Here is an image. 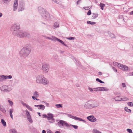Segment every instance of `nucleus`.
<instances>
[{
	"label": "nucleus",
	"mask_w": 133,
	"mask_h": 133,
	"mask_svg": "<svg viewBox=\"0 0 133 133\" xmlns=\"http://www.w3.org/2000/svg\"><path fill=\"white\" fill-rule=\"evenodd\" d=\"M36 97L34 96H32V98L34 100H36Z\"/></svg>",
	"instance_id": "obj_56"
},
{
	"label": "nucleus",
	"mask_w": 133,
	"mask_h": 133,
	"mask_svg": "<svg viewBox=\"0 0 133 133\" xmlns=\"http://www.w3.org/2000/svg\"><path fill=\"white\" fill-rule=\"evenodd\" d=\"M113 70H114V71L115 72H116L117 71V69L114 67H112V68Z\"/></svg>",
	"instance_id": "obj_52"
},
{
	"label": "nucleus",
	"mask_w": 133,
	"mask_h": 133,
	"mask_svg": "<svg viewBox=\"0 0 133 133\" xmlns=\"http://www.w3.org/2000/svg\"><path fill=\"white\" fill-rule=\"evenodd\" d=\"M88 89L91 92H92L93 91H95V89H94V88H91L89 87H88Z\"/></svg>",
	"instance_id": "obj_37"
},
{
	"label": "nucleus",
	"mask_w": 133,
	"mask_h": 133,
	"mask_svg": "<svg viewBox=\"0 0 133 133\" xmlns=\"http://www.w3.org/2000/svg\"><path fill=\"white\" fill-rule=\"evenodd\" d=\"M26 108L30 111H32V109L31 108V107L29 105H27Z\"/></svg>",
	"instance_id": "obj_43"
},
{
	"label": "nucleus",
	"mask_w": 133,
	"mask_h": 133,
	"mask_svg": "<svg viewBox=\"0 0 133 133\" xmlns=\"http://www.w3.org/2000/svg\"><path fill=\"white\" fill-rule=\"evenodd\" d=\"M102 73L101 72H98V75H102Z\"/></svg>",
	"instance_id": "obj_62"
},
{
	"label": "nucleus",
	"mask_w": 133,
	"mask_h": 133,
	"mask_svg": "<svg viewBox=\"0 0 133 133\" xmlns=\"http://www.w3.org/2000/svg\"><path fill=\"white\" fill-rule=\"evenodd\" d=\"M127 131L129 133H132V131L131 129H127Z\"/></svg>",
	"instance_id": "obj_46"
},
{
	"label": "nucleus",
	"mask_w": 133,
	"mask_h": 133,
	"mask_svg": "<svg viewBox=\"0 0 133 133\" xmlns=\"http://www.w3.org/2000/svg\"><path fill=\"white\" fill-rule=\"evenodd\" d=\"M53 1H54V2H55L56 3H57V4H58V2L56 0H53Z\"/></svg>",
	"instance_id": "obj_57"
},
{
	"label": "nucleus",
	"mask_w": 133,
	"mask_h": 133,
	"mask_svg": "<svg viewBox=\"0 0 133 133\" xmlns=\"http://www.w3.org/2000/svg\"><path fill=\"white\" fill-rule=\"evenodd\" d=\"M4 79L5 80L6 79H11L12 78V76L11 75H9L8 76V75H4Z\"/></svg>",
	"instance_id": "obj_24"
},
{
	"label": "nucleus",
	"mask_w": 133,
	"mask_h": 133,
	"mask_svg": "<svg viewBox=\"0 0 133 133\" xmlns=\"http://www.w3.org/2000/svg\"><path fill=\"white\" fill-rule=\"evenodd\" d=\"M96 81L97 82H99L100 83H104V82L102 81L101 79H99L98 78H97L96 79Z\"/></svg>",
	"instance_id": "obj_35"
},
{
	"label": "nucleus",
	"mask_w": 133,
	"mask_h": 133,
	"mask_svg": "<svg viewBox=\"0 0 133 133\" xmlns=\"http://www.w3.org/2000/svg\"><path fill=\"white\" fill-rule=\"evenodd\" d=\"M83 8L85 10H87V9H88L89 8V7H84Z\"/></svg>",
	"instance_id": "obj_59"
},
{
	"label": "nucleus",
	"mask_w": 133,
	"mask_h": 133,
	"mask_svg": "<svg viewBox=\"0 0 133 133\" xmlns=\"http://www.w3.org/2000/svg\"><path fill=\"white\" fill-rule=\"evenodd\" d=\"M57 108H62V106L61 104H56L55 105Z\"/></svg>",
	"instance_id": "obj_39"
},
{
	"label": "nucleus",
	"mask_w": 133,
	"mask_h": 133,
	"mask_svg": "<svg viewBox=\"0 0 133 133\" xmlns=\"http://www.w3.org/2000/svg\"><path fill=\"white\" fill-rule=\"evenodd\" d=\"M36 81L37 83L46 85L49 83L48 80L44 76L39 75L37 76Z\"/></svg>",
	"instance_id": "obj_3"
},
{
	"label": "nucleus",
	"mask_w": 133,
	"mask_h": 133,
	"mask_svg": "<svg viewBox=\"0 0 133 133\" xmlns=\"http://www.w3.org/2000/svg\"><path fill=\"white\" fill-rule=\"evenodd\" d=\"M0 90L2 91H3L4 92H8L7 89V85H3L2 87H0Z\"/></svg>",
	"instance_id": "obj_15"
},
{
	"label": "nucleus",
	"mask_w": 133,
	"mask_h": 133,
	"mask_svg": "<svg viewBox=\"0 0 133 133\" xmlns=\"http://www.w3.org/2000/svg\"><path fill=\"white\" fill-rule=\"evenodd\" d=\"M34 96L36 97V98L38 97L39 96V94L38 92L37 91H35L34 92Z\"/></svg>",
	"instance_id": "obj_33"
},
{
	"label": "nucleus",
	"mask_w": 133,
	"mask_h": 133,
	"mask_svg": "<svg viewBox=\"0 0 133 133\" xmlns=\"http://www.w3.org/2000/svg\"><path fill=\"white\" fill-rule=\"evenodd\" d=\"M29 121V122L31 123H32L33 122V121L32 119L31 118H29V119H27Z\"/></svg>",
	"instance_id": "obj_48"
},
{
	"label": "nucleus",
	"mask_w": 133,
	"mask_h": 133,
	"mask_svg": "<svg viewBox=\"0 0 133 133\" xmlns=\"http://www.w3.org/2000/svg\"><path fill=\"white\" fill-rule=\"evenodd\" d=\"M0 111L4 113H5L6 112L4 108L1 103H0Z\"/></svg>",
	"instance_id": "obj_17"
},
{
	"label": "nucleus",
	"mask_w": 133,
	"mask_h": 133,
	"mask_svg": "<svg viewBox=\"0 0 133 133\" xmlns=\"http://www.w3.org/2000/svg\"><path fill=\"white\" fill-rule=\"evenodd\" d=\"M57 124L59 127L62 128H63L64 125H65L67 127H70L69 124H68L65 121L62 120H59V122L57 123Z\"/></svg>",
	"instance_id": "obj_6"
},
{
	"label": "nucleus",
	"mask_w": 133,
	"mask_h": 133,
	"mask_svg": "<svg viewBox=\"0 0 133 133\" xmlns=\"http://www.w3.org/2000/svg\"><path fill=\"white\" fill-rule=\"evenodd\" d=\"M8 102L9 103V104L10 106H12V105L13 104V103L12 101L10 100H8Z\"/></svg>",
	"instance_id": "obj_47"
},
{
	"label": "nucleus",
	"mask_w": 133,
	"mask_h": 133,
	"mask_svg": "<svg viewBox=\"0 0 133 133\" xmlns=\"http://www.w3.org/2000/svg\"><path fill=\"white\" fill-rule=\"evenodd\" d=\"M45 107L42 104H39V107L38 108L39 109H41L42 110H44L45 108Z\"/></svg>",
	"instance_id": "obj_22"
},
{
	"label": "nucleus",
	"mask_w": 133,
	"mask_h": 133,
	"mask_svg": "<svg viewBox=\"0 0 133 133\" xmlns=\"http://www.w3.org/2000/svg\"><path fill=\"white\" fill-rule=\"evenodd\" d=\"M10 133H17V131L15 129H11L9 130Z\"/></svg>",
	"instance_id": "obj_26"
},
{
	"label": "nucleus",
	"mask_w": 133,
	"mask_h": 133,
	"mask_svg": "<svg viewBox=\"0 0 133 133\" xmlns=\"http://www.w3.org/2000/svg\"><path fill=\"white\" fill-rule=\"evenodd\" d=\"M130 14L131 15H133V11H131L130 12Z\"/></svg>",
	"instance_id": "obj_63"
},
{
	"label": "nucleus",
	"mask_w": 133,
	"mask_h": 133,
	"mask_svg": "<svg viewBox=\"0 0 133 133\" xmlns=\"http://www.w3.org/2000/svg\"><path fill=\"white\" fill-rule=\"evenodd\" d=\"M124 110L126 112L129 113H131V110L130 109H128L127 107H125Z\"/></svg>",
	"instance_id": "obj_29"
},
{
	"label": "nucleus",
	"mask_w": 133,
	"mask_h": 133,
	"mask_svg": "<svg viewBox=\"0 0 133 133\" xmlns=\"http://www.w3.org/2000/svg\"><path fill=\"white\" fill-rule=\"evenodd\" d=\"M43 118H47V116L46 114H43L42 115Z\"/></svg>",
	"instance_id": "obj_53"
},
{
	"label": "nucleus",
	"mask_w": 133,
	"mask_h": 133,
	"mask_svg": "<svg viewBox=\"0 0 133 133\" xmlns=\"http://www.w3.org/2000/svg\"><path fill=\"white\" fill-rule=\"evenodd\" d=\"M127 104L130 107H132L133 106V103L132 102H129L127 103Z\"/></svg>",
	"instance_id": "obj_42"
},
{
	"label": "nucleus",
	"mask_w": 133,
	"mask_h": 133,
	"mask_svg": "<svg viewBox=\"0 0 133 133\" xmlns=\"http://www.w3.org/2000/svg\"><path fill=\"white\" fill-rule=\"evenodd\" d=\"M18 6V0H14L12 10L14 11L17 10Z\"/></svg>",
	"instance_id": "obj_11"
},
{
	"label": "nucleus",
	"mask_w": 133,
	"mask_h": 133,
	"mask_svg": "<svg viewBox=\"0 0 133 133\" xmlns=\"http://www.w3.org/2000/svg\"><path fill=\"white\" fill-rule=\"evenodd\" d=\"M47 133H52V132L49 130H48L47 131Z\"/></svg>",
	"instance_id": "obj_54"
},
{
	"label": "nucleus",
	"mask_w": 133,
	"mask_h": 133,
	"mask_svg": "<svg viewBox=\"0 0 133 133\" xmlns=\"http://www.w3.org/2000/svg\"><path fill=\"white\" fill-rule=\"evenodd\" d=\"M113 64L114 65H117L120 69H122V70H124L125 71H127L128 70V67L126 65L120 64H119L118 63L115 62H114Z\"/></svg>",
	"instance_id": "obj_7"
},
{
	"label": "nucleus",
	"mask_w": 133,
	"mask_h": 133,
	"mask_svg": "<svg viewBox=\"0 0 133 133\" xmlns=\"http://www.w3.org/2000/svg\"><path fill=\"white\" fill-rule=\"evenodd\" d=\"M108 34L112 38H114L115 37V35L112 33H111L109 31L108 32Z\"/></svg>",
	"instance_id": "obj_32"
},
{
	"label": "nucleus",
	"mask_w": 133,
	"mask_h": 133,
	"mask_svg": "<svg viewBox=\"0 0 133 133\" xmlns=\"http://www.w3.org/2000/svg\"><path fill=\"white\" fill-rule=\"evenodd\" d=\"M94 89H95V91H100V87L94 88Z\"/></svg>",
	"instance_id": "obj_45"
},
{
	"label": "nucleus",
	"mask_w": 133,
	"mask_h": 133,
	"mask_svg": "<svg viewBox=\"0 0 133 133\" xmlns=\"http://www.w3.org/2000/svg\"><path fill=\"white\" fill-rule=\"evenodd\" d=\"M66 114L67 115L68 117H69L74 119L75 120L79 121L84 122H86L85 120L82 119L81 118L78 117L76 116H73L71 114Z\"/></svg>",
	"instance_id": "obj_10"
},
{
	"label": "nucleus",
	"mask_w": 133,
	"mask_h": 133,
	"mask_svg": "<svg viewBox=\"0 0 133 133\" xmlns=\"http://www.w3.org/2000/svg\"><path fill=\"white\" fill-rule=\"evenodd\" d=\"M87 15H90L91 14V12L90 10H89L87 14Z\"/></svg>",
	"instance_id": "obj_50"
},
{
	"label": "nucleus",
	"mask_w": 133,
	"mask_h": 133,
	"mask_svg": "<svg viewBox=\"0 0 133 133\" xmlns=\"http://www.w3.org/2000/svg\"><path fill=\"white\" fill-rule=\"evenodd\" d=\"M15 35L20 38L26 37L30 38V35L29 33L21 30H18Z\"/></svg>",
	"instance_id": "obj_4"
},
{
	"label": "nucleus",
	"mask_w": 133,
	"mask_h": 133,
	"mask_svg": "<svg viewBox=\"0 0 133 133\" xmlns=\"http://www.w3.org/2000/svg\"><path fill=\"white\" fill-rule=\"evenodd\" d=\"M91 104L89 101L86 102L84 105V108L86 109H90L92 108Z\"/></svg>",
	"instance_id": "obj_12"
},
{
	"label": "nucleus",
	"mask_w": 133,
	"mask_h": 133,
	"mask_svg": "<svg viewBox=\"0 0 133 133\" xmlns=\"http://www.w3.org/2000/svg\"><path fill=\"white\" fill-rule=\"evenodd\" d=\"M75 60L76 62L77 63H78V64L79 65H80L81 64V63L80 62H79L78 60H77V59H75Z\"/></svg>",
	"instance_id": "obj_49"
},
{
	"label": "nucleus",
	"mask_w": 133,
	"mask_h": 133,
	"mask_svg": "<svg viewBox=\"0 0 133 133\" xmlns=\"http://www.w3.org/2000/svg\"><path fill=\"white\" fill-rule=\"evenodd\" d=\"M66 39L70 40H74L75 39V38L74 37H67Z\"/></svg>",
	"instance_id": "obj_38"
},
{
	"label": "nucleus",
	"mask_w": 133,
	"mask_h": 133,
	"mask_svg": "<svg viewBox=\"0 0 133 133\" xmlns=\"http://www.w3.org/2000/svg\"><path fill=\"white\" fill-rule=\"evenodd\" d=\"M7 89L8 92H9L12 90V88L11 87H9L8 86H7Z\"/></svg>",
	"instance_id": "obj_40"
},
{
	"label": "nucleus",
	"mask_w": 133,
	"mask_h": 133,
	"mask_svg": "<svg viewBox=\"0 0 133 133\" xmlns=\"http://www.w3.org/2000/svg\"><path fill=\"white\" fill-rule=\"evenodd\" d=\"M108 90L109 89L108 88L104 87H100V91H108Z\"/></svg>",
	"instance_id": "obj_19"
},
{
	"label": "nucleus",
	"mask_w": 133,
	"mask_h": 133,
	"mask_svg": "<svg viewBox=\"0 0 133 133\" xmlns=\"http://www.w3.org/2000/svg\"><path fill=\"white\" fill-rule=\"evenodd\" d=\"M10 116L11 117L12 119H13V115H12V114H10Z\"/></svg>",
	"instance_id": "obj_60"
},
{
	"label": "nucleus",
	"mask_w": 133,
	"mask_h": 133,
	"mask_svg": "<svg viewBox=\"0 0 133 133\" xmlns=\"http://www.w3.org/2000/svg\"><path fill=\"white\" fill-rule=\"evenodd\" d=\"M1 122L4 127H6V122L4 119H1Z\"/></svg>",
	"instance_id": "obj_28"
},
{
	"label": "nucleus",
	"mask_w": 133,
	"mask_h": 133,
	"mask_svg": "<svg viewBox=\"0 0 133 133\" xmlns=\"http://www.w3.org/2000/svg\"><path fill=\"white\" fill-rule=\"evenodd\" d=\"M25 9V5L24 2L23 1H20L19 3V5L18 11V12L22 11Z\"/></svg>",
	"instance_id": "obj_8"
},
{
	"label": "nucleus",
	"mask_w": 133,
	"mask_h": 133,
	"mask_svg": "<svg viewBox=\"0 0 133 133\" xmlns=\"http://www.w3.org/2000/svg\"><path fill=\"white\" fill-rule=\"evenodd\" d=\"M21 103L22 104L23 106L25 107H27V105H28L22 101L21 102Z\"/></svg>",
	"instance_id": "obj_41"
},
{
	"label": "nucleus",
	"mask_w": 133,
	"mask_h": 133,
	"mask_svg": "<svg viewBox=\"0 0 133 133\" xmlns=\"http://www.w3.org/2000/svg\"><path fill=\"white\" fill-rule=\"evenodd\" d=\"M69 125H70V126H72L75 129H77L78 128V126L76 125H74L71 124H69Z\"/></svg>",
	"instance_id": "obj_36"
},
{
	"label": "nucleus",
	"mask_w": 133,
	"mask_h": 133,
	"mask_svg": "<svg viewBox=\"0 0 133 133\" xmlns=\"http://www.w3.org/2000/svg\"><path fill=\"white\" fill-rule=\"evenodd\" d=\"M59 24L58 23L55 22L54 25L53 29H55L59 27Z\"/></svg>",
	"instance_id": "obj_21"
},
{
	"label": "nucleus",
	"mask_w": 133,
	"mask_h": 133,
	"mask_svg": "<svg viewBox=\"0 0 133 133\" xmlns=\"http://www.w3.org/2000/svg\"><path fill=\"white\" fill-rule=\"evenodd\" d=\"M31 52V49L26 46L21 49L19 52V54L21 57L26 58L28 56Z\"/></svg>",
	"instance_id": "obj_1"
},
{
	"label": "nucleus",
	"mask_w": 133,
	"mask_h": 133,
	"mask_svg": "<svg viewBox=\"0 0 133 133\" xmlns=\"http://www.w3.org/2000/svg\"><path fill=\"white\" fill-rule=\"evenodd\" d=\"M25 111L26 112V116L27 119L31 118V116L29 113V112L27 110H25Z\"/></svg>",
	"instance_id": "obj_18"
},
{
	"label": "nucleus",
	"mask_w": 133,
	"mask_h": 133,
	"mask_svg": "<svg viewBox=\"0 0 133 133\" xmlns=\"http://www.w3.org/2000/svg\"><path fill=\"white\" fill-rule=\"evenodd\" d=\"M87 23L88 24L91 25H94L96 24V23L91 22L90 21H87Z\"/></svg>",
	"instance_id": "obj_30"
},
{
	"label": "nucleus",
	"mask_w": 133,
	"mask_h": 133,
	"mask_svg": "<svg viewBox=\"0 0 133 133\" xmlns=\"http://www.w3.org/2000/svg\"><path fill=\"white\" fill-rule=\"evenodd\" d=\"M13 112V109H11L9 110L10 114H12Z\"/></svg>",
	"instance_id": "obj_51"
},
{
	"label": "nucleus",
	"mask_w": 133,
	"mask_h": 133,
	"mask_svg": "<svg viewBox=\"0 0 133 133\" xmlns=\"http://www.w3.org/2000/svg\"><path fill=\"white\" fill-rule=\"evenodd\" d=\"M91 105L92 106V108L97 107L99 105L98 103L96 102H95L94 103L91 104Z\"/></svg>",
	"instance_id": "obj_23"
},
{
	"label": "nucleus",
	"mask_w": 133,
	"mask_h": 133,
	"mask_svg": "<svg viewBox=\"0 0 133 133\" xmlns=\"http://www.w3.org/2000/svg\"><path fill=\"white\" fill-rule=\"evenodd\" d=\"M116 101H126L127 100V98L125 97L124 98H121L119 97H117L114 98Z\"/></svg>",
	"instance_id": "obj_14"
},
{
	"label": "nucleus",
	"mask_w": 133,
	"mask_h": 133,
	"mask_svg": "<svg viewBox=\"0 0 133 133\" xmlns=\"http://www.w3.org/2000/svg\"><path fill=\"white\" fill-rule=\"evenodd\" d=\"M37 114L39 115V116H40V117H41V113L39 112H38L37 113Z\"/></svg>",
	"instance_id": "obj_61"
},
{
	"label": "nucleus",
	"mask_w": 133,
	"mask_h": 133,
	"mask_svg": "<svg viewBox=\"0 0 133 133\" xmlns=\"http://www.w3.org/2000/svg\"><path fill=\"white\" fill-rule=\"evenodd\" d=\"M87 118L89 121L92 122H94L96 121V118L92 115L87 117Z\"/></svg>",
	"instance_id": "obj_13"
},
{
	"label": "nucleus",
	"mask_w": 133,
	"mask_h": 133,
	"mask_svg": "<svg viewBox=\"0 0 133 133\" xmlns=\"http://www.w3.org/2000/svg\"><path fill=\"white\" fill-rule=\"evenodd\" d=\"M81 1L80 0H78V1H77V2H76L77 4V5L78 4H79V2H80Z\"/></svg>",
	"instance_id": "obj_58"
},
{
	"label": "nucleus",
	"mask_w": 133,
	"mask_h": 133,
	"mask_svg": "<svg viewBox=\"0 0 133 133\" xmlns=\"http://www.w3.org/2000/svg\"><path fill=\"white\" fill-rule=\"evenodd\" d=\"M11 1V0H0V1L2 2L3 3H5L10 2Z\"/></svg>",
	"instance_id": "obj_34"
},
{
	"label": "nucleus",
	"mask_w": 133,
	"mask_h": 133,
	"mask_svg": "<svg viewBox=\"0 0 133 133\" xmlns=\"http://www.w3.org/2000/svg\"><path fill=\"white\" fill-rule=\"evenodd\" d=\"M99 5L101 8V9L103 10L104 9V7L105 6V5L102 3H100Z\"/></svg>",
	"instance_id": "obj_31"
},
{
	"label": "nucleus",
	"mask_w": 133,
	"mask_h": 133,
	"mask_svg": "<svg viewBox=\"0 0 133 133\" xmlns=\"http://www.w3.org/2000/svg\"><path fill=\"white\" fill-rule=\"evenodd\" d=\"M20 29V25L18 24H14L11 27V30L13 31V34L15 35Z\"/></svg>",
	"instance_id": "obj_5"
},
{
	"label": "nucleus",
	"mask_w": 133,
	"mask_h": 133,
	"mask_svg": "<svg viewBox=\"0 0 133 133\" xmlns=\"http://www.w3.org/2000/svg\"><path fill=\"white\" fill-rule=\"evenodd\" d=\"M92 15V18L93 19L96 18L98 16V14L97 13H93Z\"/></svg>",
	"instance_id": "obj_20"
},
{
	"label": "nucleus",
	"mask_w": 133,
	"mask_h": 133,
	"mask_svg": "<svg viewBox=\"0 0 133 133\" xmlns=\"http://www.w3.org/2000/svg\"><path fill=\"white\" fill-rule=\"evenodd\" d=\"M42 133H46V131L44 130H42Z\"/></svg>",
	"instance_id": "obj_64"
},
{
	"label": "nucleus",
	"mask_w": 133,
	"mask_h": 133,
	"mask_svg": "<svg viewBox=\"0 0 133 133\" xmlns=\"http://www.w3.org/2000/svg\"><path fill=\"white\" fill-rule=\"evenodd\" d=\"M57 41H58V42H60V43L62 44H64V42H63V41H62V40L60 39H59L58 38Z\"/></svg>",
	"instance_id": "obj_44"
},
{
	"label": "nucleus",
	"mask_w": 133,
	"mask_h": 133,
	"mask_svg": "<svg viewBox=\"0 0 133 133\" xmlns=\"http://www.w3.org/2000/svg\"><path fill=\"white\" fill-rule=\"evenodd\" d=\"M4 76V75H0V82H2L5 81Z\"/></svg>",
	"instance_id": "obj_27"
},
{
	"label": "nucleus",
	"mask_w": 133,
	"mask_h": 133,
	"mask_svg": "<svg viewBox=\"0 0 133 133\" xmlns=\"http://www.w3.org/2000/svg\"><path fill=\"white\" fill-rule=\"evenodd\" d=\"M47 119L48 120H50V119L54 117V115L52 114L49 112L48 113Z\"/></svg>",
	"instance_id": "obj_16"
},
{
	"label": "nucleus",
	"mask_w": 133,
	"mask_h": 133,
	"mask_svg": "<svg viewBox=\"0 0 133 133\" xmlns=\"http://www.w3.org/2000/svg\"><path fill=\"white\" fill-rule=\"evenodd\" d=\"M58 38H56L54 36H52L51 37V40L52 41H57Z\"/></svg>",
	"instance_id": "obj_25"
},
{
	"label": "nucleus",
	"mask_w": 133,
	"mask_h": 133,
	"mask_svg": "<svg viewBox=\"0 0 133 133\" xmlns=\"http://www.w3.org/2000/svg\"><path fill=\"white\" fill-rule=\"evenodd\" d=\"M49 65L48 64H43L42 66V70L44 73H47L49 71Z\"/></svg>",
	"instance_id": "obj_9"
},
{
	"label": "nucleus",
	"mask_w": 133,
	"mask_h": 133,
	"mask_svg": "<svg viewBox=\"0 0 133 133\" xmlns=\"http://www.w3.org/2000/svg\"><path fill=\"white\" fill-rule=\"evenodd\" d=\"M38 10L39 13L42 17L47 20L50 19V15L45 9L41 6H39L38 8Z\"/></svg>",
	"instance_id": "obj_2"
},
{
	"label": "nucleus",
	"mask_w": 133,
	"mask_h": 133,
	"mask_svg": "<svg viewBox=\"0 0 133 133\" xmlns=\"http://www.w3.org/2000/svg\"><path fill=\"white\" fill-rule=\"evenodd\" d=\"M122 86L123 88L125 87L126 85L125 83H122Z\"/></svg>",
	"instance_id": "obj_55"
}]
</instances>
